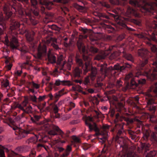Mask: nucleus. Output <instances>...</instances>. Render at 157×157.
Listing matches in <instances>:
<instances>
[{
	"label": "nucleus",
	"mask_w": 157,
	"mask_h": 157,
	"mask_svg": "<svg viewBox=\"0 0 157 157\" xmlns=\"http://www.w3.org/2000/svg\"><path fill=\"white\" fill-rule=\"evenodd\" d=\"M151 51L154 52H156L157 57V48L153 44L150 43ZM138 54L139 56L140 57L142 60L140 61L137 68V71L133 75L132 73H130L125 76V80L128 84L132 86L136 87L138 84L143 85L145 83L146 80L144 78H140L137 80V82L135 80V78L139 77L143 75V73H146L147 78L151 82V85L149 89V91L153 92L157 96V63L154 62L152 65V70H149V72H147L145 70V65L148 62V59L149 56L150 52L146 49L141 48L138 50Z\"/></svg>",
	"instance_id": "1"
},
{
	"label": "nucleus",
	"mask_w": 157,
	"mask_h": 157,
	"mask_svg": "<svg viewBox=\"0 0 157 157\" xmlns=\"http://www.w3.org/2000/svg\"><path fill=\"white\" fill-rule=\"evenodd\" d=\"M82 57L85 63L81 59L76 56V63L79 66L81 67L84 74H86L89 71H91L90 77L92 81H93L98 77L97 70L96 68L92 67L91 62V58L90 57L84 54L83 55Z\"/></svg>",
	"instance_id": "2"
},
{
	"label": "nucleus",
	"mask_w": 157,
	"mask_h": 157,
	"mask_svg": "<svg viewBox=\"0 0 157 157\" xmlns=\"http://www.w3.org/2000/svg\"><path fill=\"white\" fill-rule=\"evenodd\" d=\"M85 123L86 125L88 127L90 132H91L93 131L95 132L96 136H98L100 142L102 144H105L107 141L108 130L110 129L109 126L106 125H103L101 128V131H100L96 123H93L91 124L86 120L85 121Z\"/></svg>",
	"instance_id": "3"
},
{
	"label": "nucleus",
	"mask_w": 157,
	"mask_h": 157,
	"mask_svg": "<svg viewBox=\"0 0 157 157\" xmlns=\"http://www.w3.org/2000/svg\"><path fill=\"white\" fill-rule=\"evenodd\" d=\"M41 123L42 129L48 131V134L50 135L55 136L58 134L61 136L63 139H65L69 137L70 133L69 130H67L65 133L58 126L52 124L51 122L48 120H45L42 121Z\"/></svg>",
	"instance_id": "4"
},
{
	"label": "nucleus",
	"mask_w": 157,
	"mask_h": 157,
	"mask_svg": "<svg viewBox=\"0 0 157 157\" xmlns=\"http://www.w3.org/2000/svg\"><path fill=\"white\" fill-rule=\"evenodd\" d=\"M12 108L13 109H18L17 112H13V115L14 117L17 116L13 119L10 117H8L4 121L5 123L7 124L10 126L15 131V134L16 135L19 136L20 135V128L17 126V125H20V117L19 114L18 113L19 112L20 104L19 101L14 102L13 105L11 106Z\"/></svg>",
	"instance_id": "5"
},
{
	"label": "nucleus",
	"mask_w": 157,
	"mask_h": 157,
	"mask_svg": "<svg viewBox=\"0 0 157 157\" xmlns=\"http://www.w3.org/2000/svg\"><path fill=\"white\" fill-rule=\"evenodd\" d=\"M32 6L35 9L33 10L31 9L30 10H28L24 11L22 9V5L20 4V16H24L26 18L29 19L32 24L33 25H35L38 23V21L35 19V18L33 15L36 17L37 18L40 17L38 10L36 8L37 5V2L36 0H30Z\"/></svg>",
	"instance_id": "6"
},
{
	"label": "nucleus",
	"mask_w": 157,
	"mask_h": 157,
	"mask_svg": "<svg viewBox=\"0 0 157 157\" xmlns=\"http://www.w3.org/2000/svg\"><path fill=\"white\" fill-rule=\"evenodd\" d=\"M106 64H102L101 65L100 71L105 76H107L109 74L115 73V70L124 72L132 68V65L128 63H124L123 64L117 63L115 64L113 67H109L107 68Z\"/></svg>",
	"instance_id": "7"
},
{
	"label": "nucleus",
	"mask_w": 157,
	"mask_h": 157,
	"mask_svg": "<svg viewBox=\"0 0 157 157\" xmlns=\"http://www.w3.org/2000/svg\"><path fill=\"white\" fill-rule=\"evenodd\" d=\"M57 41L56 38L50 37L47 39L44 44H40L38 48V52L36 55L37 58L39 59H41L43 56L47 55L46 45H51L55 50L58 49L59 47L56 44Z\"/></svg>",
	"instance_id": "8"
},
{
	"label": "nucleus",
	"mask_w": 157,
	"mask_h": 157,
	"mask_svg": "<svg viewBox=\"0 0 157 157\" xmlns=\"http://www.w3.org/2000/svg\"><path fill=\"white\" fill-rule=\"evenodd\" d=\"M67 93V92L65 90L64 88H63L58 92L56 93L54 95H53L51 93L48 94V95L50 98V100L54 101V105L52 106V109L54 113H53L52 115V114H51L52 118H59L60 114L58 113L59 107L58 105L55 104L58 101L60 97Z\"/></svg>",
	"instance_id": "9"
},
{
	"label": "nucleus",
	"mask_w": 157,
	"mask_h": 157,
	"mask_svg": "<svg viewBox=\"0 0 157 157\" xmlns=\"http://www.w3.org/2000/svg\"><path fill=\"white\" fill-rule=\"evenodd\" d=\"M154 129L155 131L157 132L156 133L153 132H149L146 131L142 139H143L146 141H147L149 139L152 142H157V125L154 127Z\"/></svg>",
	"instance_id": "10"
},
{
	"label": "nucleus",
	"mask_w": 157,
	"mask_h": 157,
	"mask_svg": "<svg viewBox=\"0 0 157 157\" xmlns=\"http://www.w3.org/2000/svg\"><path fill=\"white\" fill-rule=\"evenodd\" d=\"M48 61L51 63H56L57 67L60 70H63L64 65L66 62L61 58H58L56 62V58L55 56L52 55L48 56Z\"/></svg>",
	"instance_id": "11"
},
{
	"label": "nucleus",
	"mask_w": 157,
	"mask_h": 157,
	"mask_svg": "<svg viewBox=\"0 0 157 157\" xmlns=\"http://www.w3.org/2000/svg\"><path fill=\"white\" fill-rule=\"evenodd\" d=\"M125 124L124 123L122 122H119L115 124V127L114 128H111L110 131L111 132H113L115 130H116L117 134L116 137V141L119 140H123V139L120 138L119 136H120L124 132V125Z\"/></svg>",
	"instance_id": "12"
},
{
	"label": "nucleus",
	"mask_w": 157,
	"mask_h": 157,
	"mask_svg": "<svg viewBox=\"0 0 157 157\" xmlns=\"http://www.w3.org/2000/svg\"><path fill=\"white\" fill-rule=\"evenodd\" d=\"M61 85L63 86H70L73 85L71 82L69 80L61 81L59 79L56 80L54 84L52 82H50L48 84V91H50L52 90L53 88H55L56 86H59Z\"/></svg>",
	"instance_id": "13"
},
{
	"label": "nucleus",
	"mask_w": 157,
	"mask_h": 157,
	"mask_svg": "<svg viewBox=\"0 0 157 157\" xmlns=\"http://www.w3.org/2000/svg\"><path fill=\"white\" fill-rule=\"evenodd\" d=\"M27 100H25L23 101L22 104H20V110L23 111V113L21 114L22 117H25L24 114H30L32 113V108L30 105H28L27 106L28 104Z\"/></svg>",
	"instance_id": "14"
},
{
	"label": "nucleus",
	"mask_w": 157,
	"mask_h": 157,
	"mask_svg": "<svg viewBox=\"0 0 157 157\" xmlns=\"http://www.w3.org/2000/svg\"><path fill=\"white\" fill-rule=\"evenodd\" d=\"M155 103L156 102L153 98H150L147 102V106L148 108V109L153 113L155 112L156 109V106L153 105V104H155Z\"/></svg>",
	"instance_id": "15"
},
{
	"label": "nucleus",
	"mask_w": 157,
	"mask_h": 157,
	"mask_svg": "<svg viewBox=\"0 0 157 157\" xmlns=\"http://www.w3.org/2000/svg\"><path fill=\"white\" fill-rule=\"evenodd\" d=\"M114 17L115 15L114 14L110 13H109L108 15L105 14H101V17L105 18L107 20L103 19L102 22L100 23V25L102 27L104 28L108 27L109 26L108 25H106L105 23H107L109 21L108 20L110 19V17Z\"/></svg>",
	"instance_id": "16"
},
{
	"label": "nucleus",
	"mask_w": 157,
	"mask_h": 157,
	"mask_svg": "<svg viewBox=\"0 0 157 157\" xmlns=\"http://www.w3.org/2000/svg\"><path fill=\"white\" fill-rule=\"evenodd\" d=\"M77 46L79 52L83 54L86 52L85 47L83 43L82 40L80 38L78 39L77 41Z\"/></svg>",
	"instance_id": "17"
},
{
	"label": "nucleus",
	"mask_w": 157,
	"mask_h": 157,
	"mask_svg": "<svg viewBox=\"0 0 157 157\" xmlns=\"http://www.w3.org/2000/svg\"><path fill=\"white\" fill-rule=\"evenodd\" d=\"M19 76L20 72L18 70H17L14 73L13 81V84L17 86V88L19 91H20V82L19 79L18 77Z\"/></svg>",
	"instance_id": "18"
},
{
	"label": "nucleus",
	"mask_w": 157,
	"mask_h": 157,
	"mask_svg": "<svg viewBox=\"0 0 157 157\" xmlns=\"http://www.w3.org/2000/svg\"><path fill=\"white\" fill-rule=\"evenodd\" d=\"M24 33H25L26 37L28 41L31 42L33 40V36L35 34V33L34 31H32L30 32H29L26 30H25L24 33H22L20 31V34H23Z\"/></svg>",
	"instance_id": "19"
},
{
	"label": "nucleus",
	"mask_w": 157,
	"mask_h": 157,
	"mask_svg": "<svg viewBox=\"0 0 157 157\" xmlns=\"http://www.w3.org/2000/svg\"><path fill=\"white\" fill-rule=\"evenodd\" d=\"M122 120L125 121L127 122V124L128 125L129 124H132L135 121H136L138 123H141V121L138 119L135 118H131L128 117H123Z\"/></svg>",
	"instance_id": "20"
},
{
	"label": "nucleus",
	"mask_w": 157,
	"mask_h": 157,
	"mask_svg": "<svg viewBox=\"0 0 157 157\" xmlns=\"http://www.w3.org/2000/svg\"><path fill=\"white\" fill-rule=\"evenodd\" d=\"M10 29L12 32L13 30H14L19 26V24L18 25L16 21L15 20H12L10 19Z\"/></svg>",
	"instance_id": "21"
},
{
	"label": "nucleus",
	"mask_w": 157,
	"mask_h": 157,
	"mask_svg": "<svg viewBox=\"0 0 157 157\" xmlns=\"http://www.w3.org/2000/svg\"><path fill=\"white\" fill-rule=\"evenodd\" d=\"M18 40L17 39L14 37L13 38V40L10 43V46L13 49H16L19 50L18 47Z\"/></svg>",
	"instance_id": "22"
},
{
	"label": "nucleus",
	"mask_w": 157,
	"mask_h": 157,
	"mask_svg": "<svg viewBox=\"0 0 157 157\" xmlns=\"http://www.w3.org/2000/svg\"><path fill=\"white\" fill-rule=\"evenodd\" d=\"M82 71L81 69L78 67H76L73 71L74 75L75 78H79L81 77L82 74Z\"/></svg>",
	"instance_id": "23"
},
{
	"label": "nucleus",
	"mask_w": 157,
	"mask_h": 157,
	"mask_svg": "<svg viewBox=\"0 0 157 157\" xmlns=\"http://www.w3.org/2000/svg\"><path fill=\"white\" fill-rule=\"evenodd\" d=\"M11 59L9 57L6 56L5 63L6 64L7 70H10L12 67V64L11 63Z\"/></svg>",
	"instance_id": "24"
},
{
	"label": "nucleus",
	"mask_w": 157,
	"mask_h": 157,
	"mask_svg": "<svg viewBox=\"0 0 157 157\" xmlns=\"http://www.w3.org/2000/svg\"><path fill=\"white\" fill-rule=\"evenodd\" d=\"M150 146L151 144H150L144 142L142 143L141 147L142 150L144 151V152H146L150 149Z\"/></svg>",
	"instance_id": "25"
},
{
	"label": "nucleus",
	"mask_w": 157,
	"mask_h": 157,
	"mask_svg": "<svg viewBox=\"0 0 157 157\" xmlns=\"http://www.w3.org/2000/svg\"><path fill=\"white\" fill-rule=\"evenodd\" d=\"M105 56V54L103 52H98L95 56V59L98 60H100L104 59Z\"/></svg>",
	"instance_id": "26"
},
{
	"label": "nucleus",
	"mask_w": 157,
	"mask_h": 157,
	"mask_svg": "<svg viewBox=\"0 0 157 157\" xmlns=\"http://www.w3.org/2000/svg\"><path fill=\"white\" fill-rule=\"evenodd\" d=\"M3 11L6 16L9 19L12 15V13L7 7L5 6L3 8Z\"/></svg>",
	"instance_id": "27"
},
{
	"label": "nucleus",
	"mask_w": 157,
	"mask_h": 157,
	"mask_svg": "<svg viewBox=\"0 0 157 157\" xmlns=\"http://www.w3.org/2000/svg\"><path fill=\"white\" fill-rule=\"evenodd\" d=\"M117 104H115V106L118 109V111H121V110L124 108V105L123 102H119L117 101V100H116ZM114 104H115L114 103Z\"/></svg>",
	"instance_id": "28"
},
{
	"label": "nucleus",
	"mask_w": 157,
	"mask_h": 157,
	"mask_svg": "<svg viewBox=\"0 0 157 157\" xmlns=\"http://www.w3.org/2000/svg\"><path fill=\"white\" fill-rule=\"evenodd\" d=\"M72 149L71 147V146L68 145L67 146V148L64 151L63 154V157H65L68 156L70 154V152L71 151Z\"/></svg>",
	"instance_id": "29"
},
{
	"label": "nucleus",
	"mask_w": 157,
	"mask_h": 157,
	"mask_svg": "<svg viewBox=\"0 0 157 157\" xmlns=\"http://www.w3.org/2000/svg\"><path fill=\"white\" fill-rule=\"evenodd\" d=\"M139 98L138 96H136L132 98V104L135 107L137 106V105L139 103Z\"/></svg>",
	"instance_id": "30"
},
{
	"label": "nucleus",
	"mask_w": 157,
	"mask_h": 157,
	"mask_svg": "<svg viewBox=\"0 0 157 157\" xmlns=\"http://www.w3.org/2000/svg\"><path fill=\"white\" fill-rule=\"evenodd\" d=\"M126 132L129 134L130 137L131 138L132 140H135L136 136V134L135 132H133L130 129H128L126 131Z\"/></svg>",
	"instance_id": "31"
},
{
	"label": "nucleus",
	"mask_w": 157,
	"mask_h": 157,
	"mask_svg": "<svg viewBox=\"0 0 157 157\" xmlns=\"http://www.w3.org/2000/svg\"><path fill=\"white\" fill-rule=\"evenodd\" d=\"M50 78L49 77H46L44 79H43L42 82L41 83L42 86H43L44 84H46V85L47 86V88L46 89V90L47 91H48V84L49 83H48V82L50 80Z\"/></svg>",
	"instance_id": "32"
},
{
	"label": "nucleus",
	"mask_w": 157,
	"mask_h": 157,
	"mask_svg": "<svg viewBox=\"0 0 157 157\" xmlns=\"http://www.w3.org/2000/svg\"><path fill=\"white\" fill-rule=\"evenodd\" d=\"M7 95L10 97L13 96L15 94L14 89L12 88L7 89Z\"/></svg>",
	"instance_id": "33"
},
{
	"label": "nucleus",
	"mask_w": 157,
	"mask_h": 157,
	"mask_svg": "<svg viewBox=\"0 0 157 157\" xmlns=\"http://www.w3.org/2000/svg\"><path fill=\"white\" fill-rule=\"evenodd\" d=\"M79 30L81 31L82 32V33L85 35L83 36V37L84 38H86L88 36L87 35L88 34V32L87 29L81 27L79 28Z\"/></svg>",
	"instance_id": "34"
},
{
	"label": "nucleus",
	"mask_w": 157,
	"mask_h": 157,
	"mask_svg": "<svg viewBox=\"0 0 157 157\" xmlns=\"http://www.w3.org/2000/svg\"><path fill=\"white\" fill-rule=\"evenodd\" d=\"M30 132L29 131H26L25 130H23V129H21L20 128V138L21 137H25L28 134L30 133Z\"/></svg>",
	"instance_id": "35"
},
{
	"label": "nucleus",
	"mask_w": 157,
	"mask_h": 157,
	"mask_svg": "<svg viewBox=\"0 0 157 157\" xmlns=\"http://www.w3.org/2000/svg\"><path fill=\"white\" fill-rule=\"evenodd\" d=\"M124 57L128 60L132 62L133 61V58L132 55L130 54L125 53L124 54Z\"/></svg>",
	"instance_id": "36"
},
{
	"label": "nucleus",
	"mask_w": 157,
	"mask_h": 157,
	"mask_svg": "<svg viewBox=\"0 0 157 157\" xmlns=\"http://www.w3.org/2000/svg\"><path fill=\"white\" fill-rule=\"evenodd\" d=\"M1 83L2 85V86L5 87H7L8 86L10 87L9 86V81L7 79H3L1 80Z\"/></svg>",
	"instance_id": "37"
},
{
	"label": "nucleus",
	"mask_w": 157,
	"mask_h": 157,
	"mask_svg": "<svg viewBox=\"0 0 157 157\" xmlns=\"http://www.w3.org/2000/svg\"><path fill=\"white\" fill-rule=\"evenodd\" d=\"M157 155V151H151L149 153L147 154L146 157H155Z\"/></svg>",
	"instance_id": "38"
},
{
	"label": "nucleus",
	"mask_w": 157,
	"mask_h": 157,
	"mask_svg": "<svg viewBox=\"0 0 157 157\" xmlns=\"http://www.w3.org/2000/svg\"><path fill=\"white\" fill-rule=\"evenodd\" d=\"M40 118V116L39 115H33V117H31V120L33 123H36Z\"/></svg>",
	"instance_id": "39"
},
{
	"label": "nucleus",
	"mask_w": 157,
	"mask_h": 157,
	"mask_svg": "<svg viewBox=\"0 0 157 157\" xmlns=\"http://www.w3.org/2000/svg\"><path fill=\"white\" fill-rule=\"evenodd\" d=\"M143 2L144 3H145V4L147 5H148L149 6L151 7V9L152 10H154V5H155V6H156V7L157 8V3H155V2H150V3H148V2H145V1L144 0L143 1Z\"/></svg>",
	"instance_id": "40"
},
{
	"label": "nucleus",
	"mask_w": 157,
	"mask_h": 157,
	"mask_svg": "<svg viewBox=\"0 0 157 157\" xmlns=\"http://www.w3.org/2000/svg\"><path fill=\"white\" fill-rule=\"evenodd\" d=\"M119 25L121 26L124 28L129 31H132V29L127 26L125 24L123 21H120L119 22Z\"/></svg>",
	"instance_id": "41"
},
{
	"label": "nucleus",
	"mask_w": 157,
	"mask_h": 157,
	"mask_svg": "<svg viewBox=\"0 0 157 157\" xmlns=\"http://www.w3.org/2000/svg\"><path fill=\"white\" fill-rule=\"evenodd\" d=\"M129 3L130 4L135 6L139 7L140 6L139 2L137 0H130Z\"/></svg>",
	"instance_id": "42"
},
{
	"label": "nucleus",
	"mask_w": 157,
	"mask_h": 157,
	"mask_svg": "<svg viewBox=\"0 0 157 157\" xmlns=\"http://www.w3.org/2000/svg\"><path fill=\"white\" fill-rule=\"evenodd\" d=\"M120 144V147L122 148V150H124L125 151H126L128 149V145L126 142L123 141V143Z\"/></svg>",
	"instance_id": "43"
},
{
	"label": "nucleus",
	"mask_w": 157,
	"mask_h": 157,
	"mask_svg": "<svg viewBox=\"0 0 157 157\" xmlns=\"http://www.w3.org/2000/svg\"><path fill=\"white\" fill-rule=\"evenodd\" d=\"M31 65V63H30L29 61H27L26 62L24 63L22 65L21 67L22 68H24L26 69H29V66Z\"/></svg>",
	"instance_id": "44"
},
{
	"label": "nucleus",
	"mask_w": 157,
	"mask_h": 157,
	"mask_svg": "<svg viewBox=\"0 0 157 157\" xmlns=\"http://www.w3.org/2000/svg\"><path fill=\"white\" fill-rule=\"evenodd\" d=\"M48 28L52 30L59 31L60 30V28L56 25H48Z\"/></svg>",
	"instance_id": "45"
},
{
	"label": "nucleus",
	"mask_w": 157,
	"mask_h": 157,
	"mask_svg": "<svg viewBox=\"0 0 157 157\" xmlns=\"http://www.w3.org/2000/svg\"><path fill=\"white\" fill-rule=\"evenodd\" d=\"M73 86H72V88L75 91L77 90L79 92H81L82 91V87L81 86L79 85H76V86H73V85H72Z\"/></svg>",
	"instance_id": "46"
},
{
	"label": "nucleus",
	"mask_w": 157,
	"mask_h": 157,
	"mask_svg": "<svg viewBox=\"0 0 157 157\" xmlns=\"http://www.w3.org/2000/svg\"><path fill=\"white\" fill-rule=\"evenodd\" d=\"M103 83L98 82V79H97V82L96 84H95L94 86L96 88H98L99 89L98 90V92H99L102 86H103Z\"/></svg>",
	"instance_id": "47"
},
{
	"label": "nucleus",
	"mask_w": 157,
	"mask_h": 157,
	"mask_svg": "<svg viewBox=\"0 0 157 157\" xmlns=\"http://www.w3.org/2000/svg\"><path fill=\"white\" fill-rule=\"evenodd\" d=\"M75 106V104L72 102H70L68 104V108H67L68 111H71Z\"/></svg>",
	"instance_id": "48"
},
{
	"label": "nucleus",
	"mask_w": 157,
	"mask_h": 157,
	"mask_svg": "<svg viewBox=\"0 0 157 157\" xmlns=\"http://www.w3.org/2000/svg\"><path fill=\"white\" fill-rule=\"evenodd\" d=\"M29 99V100L34 103L37 102V98L35 95H30Z\"/></svg>",
	"instance_id": "49"
},
{
	"label": "nucleus",
	"mask_w": 157,
	"mask_h": 157,
	"mask_svg": "<svg viewBox=\"0 0 157 157\" xmlns=\"http://www.w3.org/2000/svg\"><path fill=\"white\" fill-rule=\"evenodd\" d=\"M28 50L27 47L25 46H23L22 48L20 47V51L21 53L25 54L27 52Z\"/></svg>",
	"instance_id": "50"
},
{
	"label": "nucleus",
	"mask_w": 157,
	"mask_h": 157,
	"mask_svg": "<svg viewBox=\"0 0 157 157\" xmlns=\"http://www.w3.org/2000/svg\"><path fill=\"white\" fill-rule=\"evenodd\" d=\"M83 83L86 85H90V82L89 76H88L85 78Z\"/></svg>",
	"instance_id": "51"
},
{
	"label": "nucleus",
	"mask_w": 157,
	"mask_h": 157,
	"mask_svg": "<svg viewBox=\"0 0 157 157\" xmlns=\"http://www.w3.org/2000/svg\"><path fill=\"white\" fill-rule=\"evenodd\" d=\"M90 50L93 53H97L98 51V48L93 46H91L90 48Z\"/></svg>",
	"instance_id": "52"
},
{
	"label": "nucleus",
	"mask_w": 157,
	"mask_h": 157,
	"mask_svg": "<svg viewBox=\"0 0 157 157\" xmlns=\"http://www.w3.org/2000/svg\"><path fill=\"white\" fill-rule=\"evenodd\" d=\"M127 11L129 13L133 14H135L136 13L135 10L131 7H128V8Z\"/></svg>",
	"instance_id": "53"
},
{
	"label": "nucleus",
	"mask_w": 157,
	"mask_h": 157,
	"mask_svg": "<svg viewBox=\"0 0 157 157\" xmlns=\"http://www.w3.org/2000/svg\"><path fill=\"white\" fill-rule=\"evenodd\" d=\"M20 2L25 5V6L27 8L29 6V0H20Z\"/></svg>",
	"instance_id": "54"
},
{
	"label": "nucleus",
	"mask_w": 157,
	"mask_h": 157,
	"mask_svg": "<svg viewBox=\"0 0 157 157\" xmlns=\"http://www.w3.org/2000/svg\"><path fill=\"white\" fill-rule=\"evenodd\" d=\"M109 112L111 117H113L115 113L114 109L113 108H110Z\"/></svg>",
	"instance_id": "55"
},
{
	"label": "nucleus",
	"mask_w": 157,
	"mask_h": 157,
	"mask_svg": "<svg viewBox=\"0 0 157 157\" xmlns=\"http://www.w3.org/2000/svg\"><path fill=\"white\" fill-rule=\"evenodd\" d=\"M48 94L47 95H44L43 96H39L38 98V101L40 102L44 101L47 97H49Z\"/></svg>",
	"instance_id": "56"
},
{
	"label": "nucleus",
	"mask_w": 157,
	"mask_h": 157,
	"mask_svg": "<svg viewBox=\"0 0 157 157\" xmlns=\"http://www.w3.org/2000/svg\"><path fill=\"white\" fill-rule=\"evenodd\" d=\"M91 147L90 144L87 143L84 144L83 145V148L85 150H87Z\"/></svg>",
	"instance_id": "57"
},
{
	"label": "nucleus",
	"mask_w": 157,
	"mask_h": 157,
	"mask_svg": "<svg viewBox=\"0 0 157 157\" xmlns=\"http://www.w3.org/2000/svg\"><path fill=\"white\" fill-rule=\"evenodd\" d=\"M40 136V138H41V139H39V141L40 142H44V143H45L47 141L44 140V138H45V137L44 136V137H43V136H41V135H39L38 137H37V136H36V138H37V139L38 140V138H39V137Z\"/></svg>",
	"instance_id": "58"
},
{
	"label": "nucleus",
	"mask_w": 157,
	"mask_h": 157,
	"mask_svg": "<svg viewBox=\"0 0 157 157\" xmlns=\"http://www.w3.org/2000/svg\"><path fill=\"white\" fill-rule=\"evenodd\" d=\"M93 113L95 115V117L98 118L99 117V115L101 114V113L98 111L97 110H94L93 111Z\"/></svg>",
	"instance_id": "59"
},
{
	"label": "nucleus",
	"mask_w": 157,
	"mask_h": 157,
	"mask_svg": "<svg viewBox=\"0 0 157 157\" xmlns=\"http://www.w3.org/2000/svg\"><path fill=\"white\" fill-rule=\"evenodd\" d=\"M61 10L65 14H67V12H68L69 11V9L66 7L63 8L61 7Z\"/></svg>",
	"instance_id": "60"
},
{
	"label": "nucleus",
	"mask_w": 157,
	"mask_h": 157,
	"mask_svg": "<svg viewBox=\"0 0 157 157\" xmlns=\"http://www.w3.org/2000/svg\"><path fill=\"white\" fill-rule=\"evenodd\" d=\"M75 7L78 10H79L80 11H82V10L84 9L83 7L81 6L78 5H76L75 6Z\"/></svg>",
	"instance_id": "61"
},
{
	"label": "nucleus",
	"mask_w": 157,
	"mask_h": 157,
	"mask_svg": "<svg viewBox=\"0 0 157 157\" xmlns=\"http://www.w3.org/2000/svg\"><path fill=\"white\" fill-rule=\"evenodd\" d=\"M37 147L38 148L40 149L42 147H44V148L47 150V148L45 147V146L41 144H38L37 145Z\"/></svg>",
	"instance_id": "62"
},
{
	"label": "nucleus",
	"mask_w": 157,
	"mask_h": 157,
	"mask_svg": "<svg viewBox=\"0 0 157 157\" xmlns=\"http://www.w3.org/2000/svg\"><path fill=\"white\" fill-rule=\"evenodd\" d=\"M121 81L120 80H117L116 82V85L117 86L120 87L122 86Z\"/></svg>",
	"instance_id": "63"
},
{
	"label": "nucleus",
	"mask_w": 157,
	"mask_h": 157,
	"mask_svg": "<svg viewBox=\"0 0 157 157\" xmlns=\"http://www.w3.org/2000/svg\"><path fill=\"white\" fill-rule=\"evenodd\" d=\"M32 86L35 88L38 89L39 87V86L38 84H37L34 82L32 83Z\"/></svg>",
	"instance_id": "64"
}]
</instances>
